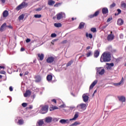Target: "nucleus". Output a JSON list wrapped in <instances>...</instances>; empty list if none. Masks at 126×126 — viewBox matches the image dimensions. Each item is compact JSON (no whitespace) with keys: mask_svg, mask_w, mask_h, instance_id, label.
Masks as SVG:
<instances>
[{"mask_svg":"<svg viewBox=\"0 0 126 126\" xmlns=\"http://www.w3.org/2000/svg\"><path fill=\"white\" fill-rule=\"evenodd\" d=\"M111 61V54L109 52H104L100 58L101 63H106Z\"/></svg>","mask_w":126,"mask_h":126,"instance_id":"f257e3e1","label":"nucleus"},{"mask_svg":"<svg viewBox=\"0 0 126 126\" xmlns=\"http://www.w3.org/2000/svg\"><path fill=\"white\" fill-rule=\"evenodd\" d=\"M86 108H87V105L85 103H81L77 106V109L79 111H84L86 110Z\"/></svg>","mask_w":126,"mask_h":126,"instance_id":"f03ea898","label":"nucleus"},{"mask_svg":"<svg viewBox=\"0 0 126 126\" xmlns=\"http://www.w3.org/2000/svg\"><path fill=\"white\" fill-rule=\"evenodd\" d=\"M57 20H61V19H63L65 18V13L62 12L57 14L56 15Z\"/></svg>","mask_w":126,"mask_h":126,"instance_id":"7ed1b4c3","label":"nucleus"},{"mask_svg":"<svg viewBox=\"0 0 126 126\" xmlns=\"http://www.w3.org/2000/svg\"><path fill=\"white\" fill-rule=\"evenodd\" d=\"M96 70V73H98L100 75H103L105 73V69L102 67L95 68Z\"/></svg>","mask_w":126,"mask_h":126,"instance_id":"20e7f679","label":"nucleus"},{"mask_svg":"<svg viewBox=\"0 0 126 126\" xmlns=\"http://www.w3.org/2000/svg\"><path fill=\"white\" fill-rule=\"evenodd\" d=\"M48 110H49V106L45 105L41 107L40 112L41 114H46V113L48 112Z\"/></svg>","mask_w":126,"mask_h":126,"instance_id":"39448f33","label":"nucleus"},{"mask_svg":"<svg viewBox=\"0 0 126 126\" xmlns=\"http://www.w3.org/2000/svg\"><path fill=\"white\" fill-rule=\"evenodd\" d=\"M27 3L23 2L16 8V10H20V9H22V8H24V7L26 6H27Z\"/></svg>","mask_w":126,"mask_h":126,"instance_id":"423d86ee","label":"nucleus"},{"mask_svg":"<svg viewBox=\"0 0 126 126\" xmlns=\"http://www.w3.org/2000/svg\"><path fill=\"white\" fill-rule=\"evenodd\" d=\"M114 38H115V35L113 34V32H111L110 34L107 36V40L108 41H112L114 40Z\"/></svg>","mask_w":126,"mask_h":126,"instance_id":"0eeeda50","label":"nucleus"},{"mask_svg":"<svg viewBox=\"0 0 126 126\" xmlns=\"http://www.w3.org/2000/svg\"><path fill=\"white\" fill-rule=\"evenodd\" d=\"M82 98L83 99L84 102H88V100H89V96L87 95V94H83Z\"/></svg>","mask_w":126,"mask_h":126,"instance_id":"6e6552de","label":"nucleus"},{"mask_svg":"<svg viewBox=\"0 0 126 126\" xmlns=\"http://www.w3.org/2000/svg\"><path fill=\"white\" fill-rule=\"evenodd\" d=\"M78 117H79V112H75L74 117L69 119V121H76Z\"/></svg>","mask_w":126,"mask_h":126,"instance_id":"1a4fd4ad","label":"nucleus"},{"mask_svg":"<svg viewBox=\"0 0 126 126\" xmlns=\"http://www.w3.org/2000/svg\"><path fill=\"white\" fill-rule=\"evenodd\" d=\"M59 123L62 124V125H64L65 124H68L69 123V120H68V119H61L60 120Z\"/></svg>","mask_w":126,"mask_h":126,"instance_id":"9d476101","label":"nucleus"},{"mask_svg":"<svg viewBox=\"0 0 126 126\" xmlns=\"http://www.w3.org/2000/svg\"><path fill=\"white\" fill-rule=\"evenodd\" d=\"M46 61L48 63H52L55 61V58L53 57H49L47 59Z\"/></svg>","mask_w":126,"mask_h":126,"instance_id":"9b49d317","label":"nucleus"},{"mask_svg":"<svg viewBox=\"0 0 126 126\" xmlns=\"http://www.w3.org/2000/svg\"><path fill=\"white\" fill-rule=\"evenodd\" d=\"M113 66H114V63H106V67L107 69H112Z\"/></svg>","mask_w":126,"mask_h":126,"instance_id":"f8f14e48","label":"nucleus"},{"mask_svg":"<svg viewBox=\"0 0 126 126\" xmlns=\"http://www.w3.org/2000/svg\"><path fill=\"white\" fill-rule=\"evenodd\" d=\"M7 28V26L6 25V23H4L0 27V31L1 32L4 31Z\"/></svg>","mask_w":126,"mask_h":126,"instance_id":"ddd939ff","label":"nucleus"},{"mask_svg":"<svg viewBox=\"0 0 126 126\" xmlns=\"http://www.w3.org/2000/svg\"><path fill=\"white\" fill-rule=\"evenodd\" d=\"M97 82H98V80H95L90 85V90H91V89H93V87H94V86H95V85L97 84Z\"/></svg>","mask_w":126,"mask_h":126,"instance_id":"4468645a","label":"nucleus"},{"mask_svg":"<svg viewBox=\"0 0 126 126\" xmlns=\"http://www.w3.org/2000/svg\"><path fill=\"white\" fill-rule=\"evenodd\" d=\"M52 121H53V118L51 117H47L45 118V123H47L48 124L52 123Z\"/></svg>","mask_w":126,"mask_h":126,"instance_id":"2eb2a0df","label":"nucleus"},{"mask_svg":"<svg viewBox=\"0 0 126 126\" xmlns=\"http://www.w3.org/2000/svg\"><path fill=\"white\" fill-rule=\"evenodd\" d=\"M31 95V92L29 90H28L26 92V93L24 94V97H30Z\"/></svg>","mask_w":126,"mask_h":126,"instance_id":"dca6fc26","label":"nucleus"},{"mask_svg":"<svg viewBox=\"0 0 126 126\" xmlns=\"http://www.w3.org/2000/svg\"><path fill=\"white\" fill-rule=\"evenodd\" d=\"M124 83V78H122L119 83H114L113 85L114 86H121Z\"/></svg>","mask_w":126,"mask_h":126,"instance_id":"f3484780","label":"nucleus"},{"mask_svg":"<svg viewBox=\"0 0 126 126\" xmlns=\"http://www.w3.org/2000/svg\"><path fill=\"white\" fill-rule=\"evenodd\" d=\"M117 24L119 26H121L124 24V20L123 19L120 18L117 20Z\"/></svg>","mask_w":126,"mask_h":126,"instance_id":"a211bd4d","label":"nucleus"},{"mask_svg":"<svg viewBox=\"0 0 126 126\" xmlns=\"http://www.w3.org/2000/svg\"><path fill=\"white\" fill-rule=\"evenodd\" d=\"M118 99L119 101H121V102H126V96H121L118 97Z\"/></svg>","mask_w":126,"mask_h":126,"instance_id":"6ab92c4d","label":"nucleus"},{"mask_svg":"<svg viewBox=\"0 0 126 126\" xmlns=\"http://www.w3.org/2000/svg\"><path fill=\"white\" fill-rule=\"evenodd\" d=\"M99 11H97L93 15H90L89 17L90 18H93V17H95L96 16H97V15L99 14Z\"/></svg>","mask_w":126,"mask_h":126,"instance_id":"aec40b11","label":"nucleus"},{"mask_svg":"<svg viewBox=\"0 0 126 126\" xmlns=\"http://www.w3.org/2000/svg\"><path fill=\"white\" fill-rule=\"evenodd\" d=\"M102 12L103 14H107L109 12V10H108L107 8H102Z\"/></svg>","mask_w":126,"mask_h":126,"instance_id":"412c9836","label":"nucleus"},{"mask_svg":"<svg viewBox=\"0 0 126 126\" xmlns=\"http://www.w3.org/2000/svg\"><path fill=\"white\" fill-rule=\"evenodd\" d=\"M55 1L53 0H48V5H50V6L54 5L55 4Z\"/></svg>","mask_w":126,"mask_h":126,"instance_id":"4be33fe9","label":"nucleus"},{"mask_svg":"<svg viewBox=\"0 0 126 126\" xmlns=\"http://www.w3.org/2000/svg\"><path fill=\"white\" fill-rule=\"evenodd\" d=\"M38 58H39V60L40 61H43L44 60V54H38L37 55Z\"/></svg>","mask_w":126,"mask_h":126,"instance_id":"5701e85b","label":"nucleus"},{"mask_svg":"<svg viewBox=\"0 0 126 126\" xmlns=\"http://www.w3.org/2000/svg\"><path fill=\"white\" fill-rule=\"evenodd\" d=\"M58 109H59V107H58L57 106H52L50 107L49 110L51 112H52V111H54V110H58Z\"/></svg>","mask_w":126,"mask_h":126,"instance_id":"b1692460","label":"nucleus"},{"mask_svg":"<svg viewBox=\"0 0 126 126\" xmlns=\"http://www.w3.org/2000/svg\"><path fill=\"white\" fill-rule=\"evenodd\" d=\"M24 16H25V15H24V14L20 15L18 17L19 20L20 21H23V19H24Z\"/></svg>","mask_w":126,"mask_h":126,"instance_id":"393cba45","label":"nucleus"},{"mask_svg":"<svg viewBox=\"0 0 126 126\" xmlns=\"http://www.w3.org/2000/svg\"><path fill=\"white\" fill-rule=\"evenodd\" d=\"M121 7H122V8H123V9H126V3L124 1H122L121 2Z\"/></svg>","mask_w":126,"mask_h":126,"instance_id":"a878e982","label":"nucleus"},{"mask_svg":"<svg viewBox=\"0 0 126 126\" xmlns=\"http://www.w3.org/2000/svg\"><path fill=\"white\" fill-rule=\"evenodd\" d=\"M37 124L38 126H43L44 125V120H40L37 122Z\"/></svg>","mask_w":126,"mask_h":126,"instance_id":"bb28decb","label":"nucleus"},{"mask_svg":"<svg viewBox=\"0 0 126 126\" xmlns=\"http://www.w3.org/2000/svg\"><path fill=\"white\" fill-rule=\"evenodd\" d=\"M8 16V11L5 10L3 12V17H7Z\"/></svg>","mask_w":126,"mask_h":126,"instance_id":"cd10ccee","label":"nucleus"},{"mask_svg":"<svg viewBox=\"0 0 126 126\" xmlns=\"http://www.w3.org/2000/svg\"><path fill=\"white\" fill-rule=\"evenodd\" d=\"M47 80L48 81H51V80H52V78H53V76H52L51 75H48L47 76Z\"/></svg>","mask_w":126,"mask_h":126,"instance_id":"c85d7f7f","label":"nucleus"},{"mask_svg":"<svg viewBox=\"0 0 126 126\" xmlns=\"http://www.w3.org/2000/svg\"><path fill=\"white\" fill-rule=\"evenodd\" d=\"M86 36L87 37V38H88V37H89L90 39H92V38H93V35H92V34H89L88 32L86 33Z\"/></svg>","mask_w":126,"mask_h":126,"instance_id":"c756f323","label":"nucleus"},{"mask_svg":"<svg viewBox=\"0 0 126 126\" xmlns=\"http://www.w3.org/2000/svg\"><path fill=\"white\" fill-rule=\"evenodd\" d=\"M82 28H84V23L83 22L81 23L79 26V29H82Z\"/></svg>","mask_w":126,"mask_h":126,"instance_id":"7c9ffc66","label":"nucleus"},{"mask_svg":"<svg viewBox=\"0 0 126 126\" xmlns=\"http://www.w3.org/2000/svg\"><path fill=\"white\" fill-rule=\"evenodd\" d=\"M99 51L98 50H96L94 52V57H95V58H98V57H99Z\"/></svg>","mask_w":126,"mask_h":126,"instance_id":"2f4dec72","label":"nucleus"},{"mask_svg":"<svg viewBox=\"0 0 126 126\" xmlns=\"http://www.w3.org/2000/svg\"><path fill=\"white\" fill-rule=\"evenodd\" d=\"M54 26L57 28L62 27V24L60 23L54 24Z\"/></svg>","mask_w":126,"mask_h":126,"instance_id":"473e14b6","label":"nucleus"},{"mask_svg":"<svg viewBox=\"0 0 126 126\" xmlns=\"http://www.w3.org/2000/svg\"><path fill=\"white\" fill-rule=\"evenodd\" d=\"M36 81L37 82H39V81H41V77L39 76H37L36 77Z\"/></svg>","mask_w":126,"mask_h":126,"instance_id":"72a5a7b5","label":"nucleus"},{"mask_svg":"<svg viewBox=\"0 0 126 126\" xmlns=\"http://www.w3.org/2000/svg\"><path fill=\"white\" fill-rule=\"evenodd\" d=\"M92 52L91 51H89L87 54H86V56L87 57V58H89V57H90V56H92Z\"/></svg>","mask_w":126,"mask_h":126,"instance_id":"f704fd0d","label":"nucleus"},{"mask_svg":"<svg viewBox=\"0 0 126 126\" xmlns=\"http://www.w3.org/2000/svg\"><path fill=\"white\" fill-rule=\"evenodd\" d=\"M34 17L35 18H41V17H42V15L40 14H36L34 15Z\"/></svg>","mask_w":126,"mask_h":126,"instance_id":"c9c22d12","label":"nucleus"},{"mask_svg":"<svg viewBox=\"0 0 126 126\" xmlns=\"http://www.w3.org/2000/svg\"><path fill=\"white\" fill-rule=\"evenodd\" d=\"M75 126H79V125H80V122H78L77 121L75 122V123H73Z\"/></svg>","mask_w":126,"mask_h":126,"instance_id":"e433bc0d","label":"nucleus"},{"mask_svg":"<svg viewBox=\"0 0 126 126\" xmlns=\"http://www.w3.org/2000/svg\"><path fill=\"white\" fill-rule=\"evenodd\" d=\"M18 124L19 125H23V120H19L18 121Z\"/></svg>","mask_w":126,"mask_h":126,"instance_id":"4c0bfd02","label":"nucleus"},{"mask_svg":"<svg viewBox=\"0 0 126 126\" xmlns=\"http://www.w3.org/2000/svg\"><path fill=\"white\" fill-rule=\"evenodd\" d=\"M116 6V3H113L111 5H110V8H113Z\"/></svg>","mask_w":126,"mask_h":126,"instance_id":"58836bf2","label":"nucleus"},{"mask_svg":"<svg viewBox=\"0 0 126 126\" xmlns=\"http://www.w3.org/2000/svg\"><path fill=\"white\" fill-rule=\"evenodd\" d=\"M91 31H92V32H93L94 33H95V32H96V28H93L91 29Z\"/></svg>","mask_w":126,"mask_h":126,"instance_id":"ea45409f","label":"nucleus"},{"mask_svg":"<svg viewBox=\"0 0 126 126\" xmlns=\"http://www.w3.org/2000/svg\"><path fill=\"white\" fill-rule=\"evenodd\" d=\"M51 37H52V38H56V37H57V34L52 33L51 34Z\"/></svg>","mask_w":126,"mask_h":126,"instance_id":"a19ab883","label":"nucleus"},{"mask_svg":"<svg viewBox=\"0 0 126 126\" xmlns=\"http://www.w3.org/2000/svg\"><path fill=\"white\" fill-rule=\"evenodd\" d=\"M72 63V61H70L68 63L66 64V66H69Z\"/></svg>","mask_w":126,"mask_h":126,"instance_id":"79ce46f5","label":"nucleus"},{"mask_svg":"<svg viewBox=\"0 0 126 126\" xmlns=\"http://www.w3.org/2000/svg\"><path fill=\"white\" fill-rule=\"evenodd\" d=\"M65 107L66 106H65V104H64L60 106V108H61V109H63V108H65Z\"/></svg>","mask_w":126,"mask_h":126,"instance_id":"37998d69","label":"nucleus"},{"mask_svg":"<svg viewBox=\"0 0 126 126\" xmlns=\"http://www.w3.org/2000/svg\"><path fill=\"white\" fill-rule=\"evenodd\" d=\"M22 106H23V107L25 108V107H27V103H22Z\"/></svg>","mask_w":126,"mask_h":126,"instance_id":"c03bdc74","label":"nucleus"},{"mask_svg":"<svg viewBox=\"0 0 126 126\" xmlns=\"http://www.w3.org/2000/svg\"><path fill=\"white\" fill-rule=\"evenodd\" d=\"M113 19V18H109L107 19L106 22H107V23H108L109 22H110V21H111V20H112Z\"/></svg>","mask_w":126,"mask_h":126,"instance_id":"a18cd8bd","label":"nucleus"},{"mask_svg":"<svg viewBox=\"0 0 126 126\" xmlns=\"http://www.w3.org/2000/svg\"><path fill=\"white\" fill-rule=\"evenodd\" d=\"M53 122H58L59 121V119L58 118H53Z\"/></svg>","mask_w":126,"mask_h":126,"instance_id":"49530a36","label":"nucleus"},{"mask_svg":"<svg viewBox=\"0 0 126 126\" xmlns=\"http://www.w3.org/2000/svg\"><path fill=\"white\" fill-rule=\"evenodd\" d=\"M0 74H5V71H0Z\"/></svg>","mask_w":126,"mask_h":126,"instance_id":"de8ad7c7","label":"nucleus"},{"mask_svg":"<svg viewBox=\"0 0 126 126\" xmlns=\"http://www.w3.org/2000/svg\"><path fill=\"white\" fill-rule=\"evenodd\" d=\"M7 28H9V29H12V26L11 25L7 26Z\"/></svg>","mask_w":126,"mask_h":126,"instance_id":"09e8293b","label":"nucleus"},{"mask_svg":"<svg viewBox=\"0 0 126 126\" xmlns=\"http://www.w3.org/2000/svg\"><path fill=\"white\" fill-rule=\"evenodd\" d=\"M30 41H31V39H29V38H27L26 40V43H29V42H30Z\"/></svg>","mask_w":126,"mask_h":126,"instance_id":"8fccbe9b","label":"nucleus"},{"mask_svg":"<svg viewBox=\"0 0 126 126\" xmlns=\"http://www.w3.org/2000/svg\"><path fill=\"white\" fill-rule=\"evenodd\" d=\"M73 109H75V106H70V110H73Z\"/></svg>","mask_w":126,"mask_h":126,"instance_id":"3c124183","label":"nucleus"},{"mask_svg":"<svg viewBox=\"0 0 126 126\" xmlns=\"http://www.w3.org/2000/svg\"><path fill=\"white\" fill-rule=\"evenodd\" d=\"M117 11H118V14H120V13H121L122 12V11H121V9H118L117 10Z\"/></svg>","mask_w":126,"mask_h":126,"instance_id":"603ef678","label":"nucleus"},{"mask_svg":"<svg viewBox=\"0 0 126 126\" xmlns=\"http://www.w3.org/2000/svg\"><path fill=\"white\" fill-rule=\"evenodd\" d=\"M107 26H108V25H106L105 26H103L102 27V29H105V28H106L107 27Z\"/></svg>","mask_w":126,"mask_h":126,"instance_id":"864d4df0","label":"nucleus"},{"mask_svg":"<svg viewBox=\"0 0 126 126\" xmlns=\"http://www.w3.org/2000/svg\"><path fill=\"white\" fill-rule=\"evenodd\" d=\"M9 90H10V91H13V89H12V87H9Z\"/></svg>","mask_w":126,"mask_h":126,"instance_id":"5fc2aeb1","label":"nucleus"},{"mask_svg":"<svg viewBox=\"0 0 126 126\" xmlns=\"http://www.w3.org/2000/svg\"><path fill=\"white\" fill-rule=\"evenodd\" d=\"M52 102H54V103H57V100H56V99H52Z\"/></svg>","mask_w":126,"mask_h":126,"instance_id":"6e6d98bb","label":"nucleus"},{"mask_svg":"<svg viewBox=\"0 0 126 126\" xmlns=\"http://www.w3.org/2000/svg\"><path fill=\"white\" fill-rule=\"evenodd\" d=\"M37 11H40L41 10H42V8H38L37 9H36Z\"/></svg>","mask_w":126,"mask_h":126,"instance_id":"4d7b16f0","label":"nucleus"},{"mask_svg":"<svg viewBox=\"0 0 126 126\" xmlns=\"http://www.w3.org/2000/svg\"><path fill=\"white\" fill-rule=\"evenodd\" d=\"M1 1L2 3H4V2H5V0H1Z\"/></svg>","mask_w":126,"mask_h":126,"instance_id":"13d9d810","label":"nucleus"},{"mask_svg":"<svg viewBox=\"0 0 126 126\" xmlns=\"http://www.w3.org/2000/svg\"><path fill=\"white\" fill-rule=\"evenodd\" d=\"M0 68H3V69H4V66H0Z\"/></svg>","mask_w":126,"mask_h":126,"instance_id":"bf43d9fd","label":"nucleus"},{"mask_svg":"<svg viewBox=\"0 0 126 126\" xmlns=\"http://www.w3.org/2000/svg\"><path fill=\"white\" fill-rule=\"evenodd\" d=\"M21 52H23V51H24V48H21Z\"/></svg>","mask_w":126,"mask_h":126,"instance_id":"052dcab7","label":"nucleus"},{"mask_svg":"<svg viewBox=\"0 0 126 126\" xmlns=\"http://www.w3.org/2000/svg\"><path fill=\"white\" fill-rule=\"evenodd\" d=\"M90 48H91V47H90V46H88V47H87V50H89V49H90Z\"/></svg>","mask_w":126,"mask_h":126,"instance_id":"680f3d73","label":"nucleus"},{"mask_svg":"<svg viewBox=\"0 0 126 126\" xmlns=\"http://www.w3.org/2000/svg\"><path fill=\"white\" fill-rule=\"evenodd\" d=\"M120 37L121 38H124V35L123 34L120 35Z\"/></svg>","mask_w":126,"mask_h":126,"instance_id":"e2e57ef3","label":"nucleus"},{"mask_svg":"<svg viewBox=\"0 0 126 126\" xmlns=\"http://www.w3.org/2000/svg\"><path fill=\"white\" fill-rule=\"evenodd\" d=\"M69 126H75L74 125V123H73L72 124H71Z\"/></svg>","mask_w":126,"mask_h":126,"instance_id":"0e129e2a","label":"nucleus"},{"mask_svg":"<svg viewBox=\"0 0 126 126\" xmlns=\"http://www.w3.org/2000/svg\"><path fill=\"white\" fill-rule=\"evenodd\" d=\"M66 42H67V41L64 40L63 41V43L64 44V43H66Z\"/></svg>","mask_w":126,"mask_h":126,"instance_id":"69168bd1","label":"nucleus"},{"mask_svg":"<svg viewBox=\"0 0 126 126\" xmlns=\"http://www.w3.org/2000/svg\"><path fill=\"white\" fill-rule=\"evenodd\" d=\"M1 78H2V76L1 75H0V79Z\"/></svg>","mask_w":126,"mask_h":126,"instance_id":"338daca9","label":"nucleus"},{"mask_svg":"<svg viewBox=\"0 0 126 126\" xmlns=\"http://www.w3.org/2000/svg\"><path fill=\"white\" fill-rule=\"evenodd\" d=\"M22 75H23V74H21V73L20 74V76H22Z\"/></svg>","mask_w":126,"mask_h":126,"instance_id":"774afa93","label":"nucleus"}]
</instances>
